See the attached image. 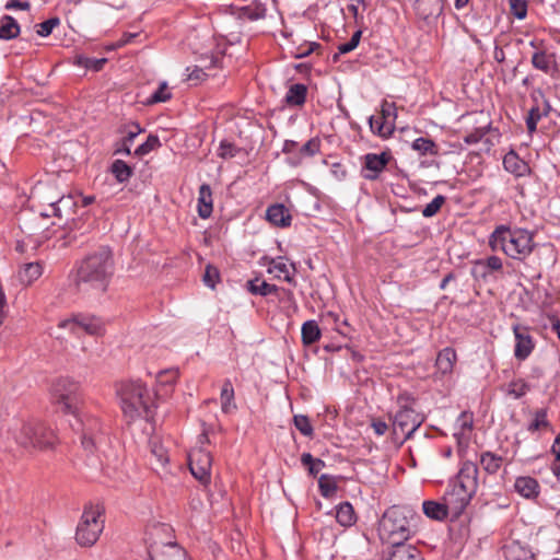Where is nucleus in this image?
I'll use <instances>...</instances> for the list:
<instances>
[{"instance_id": "obj_1", "label": "nucleus", "mask_w": 560, "mask_h": 560, "mask_svg": "<svg viewBox=\"0 0 560 560\" xmlns=\"http://www.w3.org/2000/svg\"><path fill=\"white\" fill-rule=\"evenodd\" d=\"M114 275L112 252L102 247L88 255L78 266L74 283L80 291L105 292Z\"/></svg>"}, {"instance_id": "obj_2", "label": "nucleus", "mask_w": 560, "mask_h": 560, "mask_svg": "<svg viewBox=\"0 0 560 560\" xmlns=\"http://www.w3.org/2000/svg\"><path fill=\"white\" fill-rule=\"evenodd\" d=\"M489 246L494 252L501 250L508 257L523 261L535 248L534 233L526 229L501 224L490 234Z\"/></svg>"}, {"instance_id": "obj_3", "label": "nucleus", "mask_w": 560, "mask_h": 560, "mask_svg": "<svg viewBox=\"0 0 560 560\" xmlns=\"http://www.w3.org/2000/svg\"><path fill=\"white\" fill-rule=\"evenodd\" d=\"M116 394L122 413L128 420L133 421L141 417L149 419L151 417L155 396L143 382L139 380L118 382Z\"/></svg>"}, {"instance_id": "obj_4", "label": "nucleus", "mask_w": 560, "mask_h": 560, "mask_svg": "<svg viewBox=\"0 0 560 560\" xmlns=\"http://www.w3.org/2000/svg\"><path fill=\"white\" fill-rule=\"evenodd\" d=\"M413 512L407 506L393 505L388 508L378 523L380 538L393 546H407L405 544L413 534Z\"/></svg>"}, {"instance_id": "obj_5", "label": "nucleus", "mask_w": 560, "mask_h": 560, "mask_svg": "<svg viewBox=\"0 0 560 560\" xmlns=\"http://www.w3.org/2000/svg\"><path fill=\"white\" fill-rule=\"evenodd\" d=\"M478 489V467L464 462L448 492L456 499V508L465 509Z\"/></svg>"}, {"instance_id": "obj_6", "label": "nucleus", "mask_w": 560, "mask_h": 560, "mask_svg": "<svg viewBox=\"0 0 560 560\" xmlns=\"http://www.w3.org/2000/svg\"><path fill=\"white\" fill-rule=\"evenodd\" d=\"M50 399L59 411L77 416L81 402L80 384L66 377L56 380L50 388Z\"/></svg>"}, {"instance_id": "obj_7", "label": "nucleus", "mask_w": 560, "mask_h": 560, "mask_svg": "<svg viewBox=\"0 0 560 560\" xmlns=\"http://www.w3.org/2000/svg\"><path fill=\"white\" fill-rule=\"evenodd\" d=\"M102 509L97 505L86 506L77 526L75 540L82 547L93 546L104 529Z\"/></svg>"}, {"instance_id": "obj_8", "label": "nucleus", "mask_w": 560, "mask_h": 560, "mask_svg": "<svg viewBox=\"0 0 560 560\" xmlns=\"http://www.w3.org/2000/svg\"><path fill=\"white\" fill-rule=\"evenodd\" d=\"M19 445L27 450H43L54 444L52 433L40 422H24L14 433Z\"/></svg>"}, {"instance_id": "obj_9", "label": "nucleus", "mask_w": 560, "mask_h": 560, "mask_svg": "<svg viewBox=\"0 0 560 560\" xmlns=\"http://www.w3.org/2000/svg\"><path fill=\"white\" fill-rule=\"evenodd\" d=\"M59 327L68 329L74 335L86 332L92 336H102L105 332V325L103 320L95 316L77 315L72 318L61 320Z\"/></svg>"}, {"instance_id": "obj_10", "label": "nucleus", "mask_w": 560, "mask_h": 560, "mask_svg": "<svg viewBox=\"0 0 560 560\" xmlns=\"http://www.w3.org/2000/svg\"><path fill=\"white\" fill-rule=\"evenodd\" d=\"M189 469L192 476L203 486L211 481L212 456L209 451L194 448L188 456Z\"/></svg>"}, {"instance_id": "obj_11", "label": "nucleus", "mask_w": 560, "mask_h": 560, "mask_svg": "<svg viewBox=\"0 0 560 560\" xmlns=\"http://www.w3.org/2000/svg\"><path fill=\"white\" fill-rule=\"evenodd\" d=\"M422 419L415 409L408 406H400L393 420V431L405 439H409L420 427Z\"/></svg>"}, {"instance_id": "obj_12", "label": "nucleus", "mask_w": 560, "mask_h": 560, "mask_svg": "<svg viewBox=\"0 0 560 560\" xmlns=\"http://www.w3.org/2000/svg\"><path fill=\"white\" fill-rule=\"evenodd\" d=\"M456 499L448 491L443 498V502L428 500L422 503V511L424 515L431 520L443 521L450 513L458 515L464 509H457Z\"/></svg>"}, {"instance_id": "obj_13", "label": "nucleus", "mask_w": 560, "mask_h": 560, "mask_svg": "<svg viewBox=\"0 0 560 560\" xmlns=\"http://www.w3.org/2000/svg\"><path fill=\"white\" fill-rule=\"evenodd\" d=\"M513 332L515 338L514 357L518 361H524L535 348L534 339L529 329L525 326L514 325Z\"/></svg>"}, {"instance_id": "obj_14", "label": "nucleus", "mask_w": 560, "mask_h": 560, "mask_svg": "<svg viewBox=\"0 0 560 560\" xmlns=\"http://www.w3.org/2000/svg\"><path fill=\"white\" fill-rule=\"evenodd\" d=\"M363 159L364 164L361 171L363 178L369 180H375L378 178L380 174L385 170L390 156L386 152H382L380 154L368 153L364 155Z\"/></svg>"}, {"instance_id": "obj_15", "label": "nucleus", "mask_w": 560, "mask_h": 560, "mask_svg": "<svg viewBox=\"0 0 560 560\" xmlns=\"http://www.w3.org/2000/svg\"><path fill=\"white\" fill-rule=\"evenodd\" d=\"M294 264H289L284 257H276L269 259L267 265V272L272 275L275 279L283 280L288 283H293L295 275Z\"/></svg>"}, {"instance_id": "obj_16", "label": "nucleus", "mask_w": 560, "mask_h": 560, "mask_svg": "<svg viewBox=\"0 0 560 560\" xmlns=\"http://www.w3.org/2000/svg\"><path fill=\"white\" fill-rule=\"evenodd\" d=\"M513 487L518 495L527 500H535L540 493L539 482L530 476L516 477Z\"/></svg>"}, {"instance_id": "obj_17", "label": "nucleus", "mask_w": 560, "mask_h": 560, "mask_svg": "<svg viewBox=\"0 0 560 560\" xmlns=\"http://www.w3.org/2000/svg\"><path fill=\"white\" fill-rule=\"evenodd\" d=\"M539 95L542 96V93L539 92ZM544 98V97H541ZM533 100L535 105L529 109L527 118H526V127L529 133H533L537 129L538 121L548 116L551 107L548 101L542 100L541 103L538 102V98L533 94Z\"/></svg>"}, {"instance_id": "obj_18", "label": "nucleus", "mask_w": 560, "mask_h": 560, "mask_svg": "<svg viewBox=\"0 0 560 560\" xmlns=\"http://www.w3.org/2000/svg\"><path fill=\"white\" fill-rule=\"evenodd\" d=\"M266 219L272 225L278 228H288L292 221L289 209L282 203L269 206L266 210Z\"/></svg>"}, {"instance_id": "obj_19", "label": "nucleus", "mask_w": 560, "mask_h": 560, "mask_svg": "<svg viewBox=\"0 0 560 560\" xmlns=\"http://www.w3.org/2000/svg\"><path fill=\"white\" fill-rule=\"evenodd\" d=\"M444 1L445 0H417V14L425 21L436 19L443 13Z\"/></svg>"}, {"instance_id": "obj_20", "label": "nucleus", "mask_w": 560, "mask_h": 560, "mask_svg": "<svg viewBox=\"0 0 560 560\" xmlns=\"http://www.w3.org/2000/svg\"><path fill=\"white\" fill-rule=\"evenodd\" d=\"M43 265L38 261L24 264L18 272L19 281L23 285H31L43 275Z\"/></svg>"}, {"instance_id": "obj_21", "label": "nucleus", "mask_w": 560, "mask_h": 560, "mask_svg": "<svg viewBox=\"0 0 560 560\" xmlns=\"http://www.w3.org/2000/svg\"><path fill=\"white\" fill-rule=\"evenodd\" d=\"M503 267L502 260L498 256H489L486 259L476 260L472 273L486 278L489 271H500Z\"/></svg>"}, {"instance_id": "obj_22", "label": "nucleus", "mask_w": 560, "mask_h": 560, "mask_svg": "<svg viewBox=\"0 0 560 560\" xmlns=\"http://www.w3.org/2000/svg\"><path fill=\"white\" fill-rule=\"evenodd\" d=\"M213 210L212 191L208 184L199 187L198 214L202 219H208Z\"/></svg>"}, {"instance_id": "obj_23", "label": "nucleus", "mask_w": 560, "mask_h": 560, "mask_svg": "<svg viewBox=\"0 0 560 560\" xmlns=\"http://www.w3.org/2000/svg\"><path fill=\"white\" fill-rule=\"evenodd\" d=\"M50 207L54 215L68 220L74 214L75 202L71 196H62L56 202H51Z\"/></svg>"}, {"instance_id": "obj_24", "label": "nucleus", "mask_w": 560, "mask_h": 560, "mask_svg": "<svg viewBox=\"0 0 560 560\" xmlns=\"http://www.w3.org/2000/svg\"><path fill=\"white\" fill-rule=\"evenodd\" d=\"M472 431V416L463 412L455 422L454 436L457 438L459 443L467 442L470 439Z\"/></svg>"}, {"instance_id": "obj_25", "label": "nucleus", "mask_w": 560, "mask_h": 560, "mask_svg": "<svg viewBox=\"0 0 560 560\" xmlns=\"http://www.w3.org/2000/svg\"><path fill=\"white\" fill-rule=\"evenodd\" d=\"M556 63L555 55L546 50L535 51L532 56V65L535 69L550 73Z\"/></svg>"}, {"instance_id": "obj_26", "label": "nucleus", "mask_w": 560, "mask_h": 560, "mask_svg": "<svg viewBox=\"0 0 560 560\" xmlns=\"http://www.w3.org/2000/svg\"><path fill=\"white\" fill-rule=\"evenodd\" d=\"M21 32L16 20L11 15H3L0 19V39L10 40L16 38Z\"/></svg>"}, {"instance_id": "obj_27", "label": "nucleus", "mask_w": 560, "mask_h": 560, "mask_svg": "<svg viewBox=\"0 0 560 560\" xmlns=\"http://www.w3.org/2000/svg\"><path fill=\"white\" fill-rule=\"evenodd\" d=\"M307 88L305 84H292L284 97V102L289 106H302L306 101Z\"/></svg>"}, {"instance_id": "obj_28", "label": "nucleus", "mask_w": 560, "mask_h": 560, "mask_svg": "<svg viewBox=\"0 0 560 560\" xmlns=\"http://www.w3.org/2000/svg\"><path fill=\"white\" fill-rule=\"evenodd\" d=\"M369 124L372 132L384 139L390 137L395 130L394 122L386 119H382L381 116H371L369 118Z\"/></svg>"}, {"instance_id": "obj_29", "label": "nucleus", "mask_w": 560, "mask_h": 560, "mask_svg": "<svg viewBox=\"0 0 560 560\" xmlns=\"http://www.w3.org/2000/svg\"><path fill=\"white\" fill-rule=\"evenodd\" d=\"M456 361V352L452 348H444L438 354L435 365L443 373H451Z\"/></svg>"}, {"instance_id": "obj_30", "label": "nucleus", "mask_w": 560, "mask_h": 560, "mask_svg": "<svg viewBox=\"0 0 560 560\" xmlns=\"http://www.w3.org/2000/svg\"><path fill=\"white\" fill-rule=\"evenodd\" d=\"M387 560H424L421 552L413 546H397Z\"/></svg>"}, {"instance_id": "obj_31", "label": "nucleus", "mask_w": 560, "mask_h": 560, "mask_svg": "<svg viewBox=\"0 0 560 560\" xmlns=\"http://www.w3.org/2000/svg\"><path fill=\"white\" fill-rule=\"evenodd\" d=\"M503 460L504 459L502 456H499L490 451L483 452L480 455L481 467L486 472L490 475H494L500 470Z\"/></svg>"}, {"instance_id": "obj_32", "label": "nucleus", "mask_w": 560, "mask_h": 560, "mask_svg": "<svg viewBox=\"0 0 560 560\" xmlns=\"http://www.w3.org/2000/svg\"><path fill=\"white\" fill-rule=\"evenodd\" d=\"M336 521L345 527L355 523V513L349 502H342L336 506Z\"/></svg>"}, {"instance_id": "obj_33", "label": "nucleus", "mask_w": 560, "mask_h": 560, "mask_svg": "<svg viewBox=\"0 0 560 560\" xmlns=\"http://www.w3.org/2000/svg\"><path fill=\"white\" fill-rule=\"evenodd\" d=\"M221 409L224 413H230L236 409L234 402V388L230 380H225L221 389Z\"/></svg>"}, {"instance_id": "obj_34", "label": "nucleus", "mask_w": 560, "mask_h": 560, "mask_svg": "<svg viewBox=\"0 0 560 560\" xmlns=\"http://www.w3.org/2000/svg\"><path fill=\"white\" fill-rule=\"evenodd\" d=\"M503 166L508 172L516 176H522L526 171V164L514 152L505 154L503 158Z\"/></svg>"}, {"instance_id": "obj_35", "label": "nucleus", "mask_w": 560, "mask_h": 560, "mask_svg": "<svg viewBox=\"0 0 560 560\" xmlns=\"http://www.w3.org/2000/svg\"><path fill=\"white\" fill-rule=\"evenodd\" d=\"M411 149L413 151H417L421 155H438L439 154V147L438 144L429 139V138H417L411 143Z\"/></svg>"}, {"instance_id": "obj_36", "label": "nucleus", "mask_w": 560, "mask_h": 560, "mask_svg": "<svg viewBox=\"0 0 560 560\" xmlns=\"http://www.w3.org/2000/svg\"><path fill=\"white\" fill-rule=\"evenodd\" d=\"M248 290L250 293L260 295V296H268L271 294H275L278 291V287L275 284H270L266 282L265 280H260L258 278L248 281Z\"/></svg>"}, {"instance_id": "obj_37", "label": "nucleus", "mask_w": 560, "mask_h": 560, "mask_svg": "<svg viewBox=\"0 0 560 560\" xmlns=\"http://www.w3.org/2000/svg\"><path fill=\"white\" fill-rule=\"evenodd\" d=\"M266 12H267L266 5L258 1H254L250 4L243 7L241 9V15L250 21H257V20L265 19Z\"/></svg>"}, {"instance_id": "obj_38", "label": "nucleus", "mask_w": 560, "mask_h": 560, "mask_svg": "<svg viewBox=\"0 0 560 560\" xmlns=\"http://www.w3.org/2000/svg\"><path fill=\"white\" fill-rule=\"evenodd\" d=\"M302 341L304 345H312L320 337V329L315 320H307L302 325Z\"/></svg>"}, {"instance_id": "obj_39", "label": "nucleus", "mask_w": 560, "mask_h": 560, "mask_svg": "<svg viewBox=\"0 0 560 560\" xmlns=\"http://www.w3.org/2000/svg\"><path fill=\"white\" fill-rule=\"evenodd\" d=\"M155 560H187L186 551L176 544H167Z\"/></svg>"}, {"instance_id": "obj_40", "label": "nucleus", "mask_w": 560, "mask_h": 560, "mask_svg": "<svg viewBox=\"0 0 560 560\" xmlns=\"http://www.w3.org/2000/svg\"><path fill=\"white\" fill-rule=\"evenodd\" d=\"M110 172L119 183L127 182L132 175L131 167L121 160H116L113 162Z\"/></svg>"}, {"instance_id": "obj_41", "label": "nucleus", "mask_w": 560, "mask_h": 560, "mask_svg": "<svg viewBox=\"0 0 560 560\" xmlns=\"http://www.w3.org/2000/svg\"><path fill=\"white\" fill-rule=\"evenodd\" d=\"M318 488L324 498H329L337 491V482L332 476L322 475L318 479Z\"/></svg>"}, {"instance_id": "obj_42", "label": "nucleus", "mask_w": 560, "mask_h": 560, "mask_svg": "<svg viewBox=\"0 0 560 560\" xmlns=\"http://www.w3.org/2000/svg\"><path fill=\"white\" fill-rule=\"evenodd\" d=\"M301 463L305 466L308 472L316 476L324 467L325 462L320 458H314L310 453H303L301 456Z\"/></svg>"}, {"instance_id": "obj_43", "label": "nucleus", "mask_w": 560, "mask_h": 560, "mask_svg": "<svg viewBox=\"0 0 560 560\" xmlns=\"http://www.w3.org/2000/svg\"><path fill=\"white\" fill-rule=\"evenodd\" d=\"M505 555L510 560H527L529 551L523 548L518 542L513 541L505 546Z\"/></svg>"}, {"instance_id": "obj_44", "label": "nucleus", "mask_w": 560, "mask_h": 560, "mask_svg": "<svg viewBox=\"0 0 560 560\" xmlns=\"http://www.w3.org/2000/svg\"><path fill=\"white\" fill-rule=\"evenodd\" d=\"M107 62L106 58H90L85 56H78L75 63L80 67H84L85 69L100 71L103 69L104 65Z\"/></svg>"}, {"instance_id": "obj_45", "label": "nucleus", "mask_w": 560, "mask_h": 560, "mask_svg": "<svg viewBox=\"0 0 560 560\" xmlns=\"http://www.w3.org/2000/svg\"><path fill=\"white\" fill-rule=\"evenodd\" d=\"M547 410L539 409L534 413L533 421L528 424V431L535 432L548 428Z\"/></svg>"}, {"instance_id": "obj_46", "label": "nucleus", "mask_w": 560, "mask_h": 560, "mask_svg": "<svg viewBox=\"0 0 560 560\" xmlns=\"http://www.w3.org/2000/svg\"><path fill=\"white\" fill-rule=\"evenodd\" d=\"M487 130L486 137L482 139L485 150L490 151L492 147L499 143L501 133L498 128H492L491 125L485 126Z\"/></svg>"}, {"instance_id": "obj_47", "label": "nucleus", "mask_w": 560, "mask_h": 560, "mask_svg": "<svg viewBox=\"0 0 560 560\" xmlns=\"http://www.w3.org/2000/svg\"><path fill=\"white\" fill-rule=\"evenodd\" d=\"M445 202V197L442 195L435 196L423 209H422V215L424 218H431L435 215L443 203Z\"/></svg>"}, {"instance_id": "obj_48", "label": "nucleus", "mask_w": 560, "mask_h": 560, "mask_svg": "<svg viewBox=\"0 0 560 560\" xmlns=\"http://www.w3.org/2000/svg\"><path fill=\"white\" fill-rule=\"evenodd\" d=\"M293 422L295 428L304 435L312 436L313 435V427L310 422V419L304 415H295L293 417Z\"/></svg>"}, {"instance_id": "obj_49", "label": "nucleus", "mask_w": 560, "mask_h": 560, "mask_svg": "<svg viewBox=\"0 0 560 560\" xmlns=\"http://www.w3.org/2000/svg\"><path fill=\"white\" fill-rule=\"evenodd\" d=\"M161 145L160 140L156 136L150 135L147 139V141L142 144H140L136 150L135 154L138 156H143L154 149L159 148Z\"/></svg>"}, {"instance_id": "obj_50", "label": "nucleus", "mask_w": 560, "mask_h": 560, "mask_svg": "<svg viewBox=\"0 0 560 560\" xmlns=\"http://www.w3.org/2000/svg\"><path fill=\"white\" fill-rule=\"evenodd\" d=\"M511 13L518 20H524L527 15V1L526 0H509Z\"/></svg>"}, {"instance_id": "obj_51", "label": "nucleus", "mask_w": 560, "mask_h": 560, "mask_svg": "<svg viewBox=\"0 0 560 560\" xmlns=\"http://www.w3.org/2000/svg\"><path fill=\"white\" fill-rule=\"evenodd\" d=\"M528 390V385L523 380H516L508 385V394L513 398H521Z\"/></svg>"}, {"instance_id": "obj_52", "label": "nucleus", "mask_w": 560, "mask_h": 560, "mask_svg": "<svg viewBox=\"0 0 560 560\" xmlns=\"http://www.w3.org/2000/svg\"><path fill=\"white\" fill-rule=\"evenodd\" d=\"M59 23L60 20L58 18L48 19L37 25V34L42 37H47Z\"/></svg>"}, {"instance_id": "obj_53", "label": "nucleus", "mask_w": 560, "mask_h": 560, "mask_svg": "<svg viewBox=\"0 0 560 560\" xmlns=\"http://www.w3.org/2000/svg\"><path fill=\"white\" fill-rule=\"evenodd\" d=\"M319 140L316 138H312L301 147L300 153L304 156H314L316 153L319 152Z\"/></svg>"}, {"instance_id": "obj_54", "label": "nucleus", "mask_w": 560, "mask_h": 560, "mask_svg": "<svg viewBox=\"0 0 560 560\" xmlns=\"http://www.w3.org/2000/svg\"><path fill=\"white\" fill-rule=\"evenodd\" d=\"M121 132L125 133L122 140L132 143L135 138L142 132V128L138 122H130L124 127Z\"/></svg>"}, {"instance_id": "obj_55", "label": "nucleus", "mask_w": 560, "mask_h": 560, "mask_svg": "<svg viewBox=\"0 0 560 560\" xmlns=\"http://www.w3.org/2000/svg\"><path fill=\"white\" fill-rule=\"evenodd\" d=\"M171 93L167 90V84L165 82H162L159 86V89L151 95L149 102L150 103H160V102H166L171 98Z\"/></svg>"}, {"instance_id": "obj_56", "label": "nucleus", "mask_w": 560, "mask_h": 560, "mask_svg": "<svg viewBox=\"0 0 560 560\" xmlns=\"http://www.w3.org/2000/svg\"><path fill=\"white\" fill-rule=\"evenodd\" d=\"M381 117L395 124L397 109L394 103L384 101L381 107Z\"/></svg>"}, {"instance_id": "obj_57", "label": "nucleus", "mask_w": 560, "mask_h": 560, "mask_svg": "<svg viewBox=\"0 0 560 560\" xmlns=\"http://www.w3.org/2000/svg\"><path fill=\"white\" fill-rule=\"evenodd\" d=\"M360 38H361V31H357L351 36V38L348 43H345V44H341L338 46L339 54H348V52L354 50L360 43Z\"/></svg>"}, {"instance_id": "obj_58", "label": "nucleus", "mask_w": 560, "mask_h": 560, "mask_svg": "<svg viewBox=\"0 0 560 560\" xmlns=\"http://www.w3.org/2000/svg\"><path fill=\"white\" fill-rule=\"evenodd\" d=\"M151 452L156 457L160 464L164 465L168 462L166 448L163 445H160L158 442H151Z\"/></svg>"}, {"instance_id": "obj_59", "label": "nucleus", "mask_w": 560, "mask_h": 560, "mask_svg": "<svg viewBox=\"0 0 560 560\" xmlns=\"http://www.w3.org/2000/svg\"><path fill=\"white\" fill-rule=\"evenodd\" d=\"M486 135H487V130H485V127L477 128L472 132H470L464 137V142L469 145L476 144V143L482 141V139L486 137Z\"/></svg>"}, {"instance_id": "obj_60", "label": "nucleus", "mask_w": 560, "mask_h": 560, "mask_svg": "<svg viewBox=\"0 0 560 560\" xmlns=\"http://www.w3.org/2000/svg\"><path fill=\"white\" fill-rule=\"evenodd\" d=\"M218 278H219V272H218L217 268L208 266L206 268V272L203 276V281H205L206 285H208L210 288H214Z\"/></svg>"}, {"instance_id": "obj_61", "label": "nucleus", "mask_w": 560, "mask_h": 560, "mask_svg": "<svg viewBox=\"0 0 560 560\" xmlns=\"http://www.w3.org/2000/svg\"><path fill=\"white\" fill-rule=\"evenodd\" d=\"M186 70L189 72L187 75L188 81L198 83L207 78V73L199 67H194L192 69L187 68Z\"/></svg>"}, {"instance_id": "obj_62", "label": "nucleus", "mask_w": 560, "mask_h": 560, "mask_svg": "<svg viewBox=\"0 0 560 560\" xmlns=\"http://www.w3.org/2000/svg\"><path fill=\"white\" fill-rule=\"evenodd\" d=\"M236 153V148L229 142H221L219 147V155L223 159L233 158Z\"/></svg>"}, {"instance_id": "obj_63", "label": "nucleus", "mask_w": 560, "mask_h": 560, "mask_svg": "<svg viewBox=\"0 0 560 560\" xmlns=\"http://www.w3.org/2000/svg\"><path fill=\"white\" fill-rule=\"evenodd\" d=\"M177 378V372L170 370L160 372L158 375V382L161 384H173Z\"/></svg>"}, {"instance_id": "obj_64", "label": "nucleus", "mask_w": 560, "mask_h": 560, "mask_svg": "<svg viewBox=\"0 0 560 560\" xmlns=\"http://www.w3.org/2000/svg\"><path fill=\"white\" fill-rule=\"evenodd\" d=\"M100 443V439L88 436L86 433L82 436V445L85 450L92 451L94 448H97V445Z\"/></svg>"}]
</instances>
